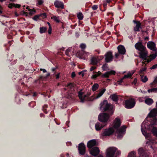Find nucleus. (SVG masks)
<instances>
[{
  "mask_svg": "<svg viewBox=\"0 0 157 157\" xmlns=\"http://www.w3.org/2000/svg\"><path fill=\"white\" fill-rule=\"evenodd\" d=\"M101 74V73L100 71L98 72H96L92 76V78L93 79H95L97 77L99 76Z\"/></svg>",
  "mask_w": 157,
  "mask_h": 157,
  "instance_id": "nucleus-30",
  "label": "nucleus"
},
{
  "mask_svg": "<svg viewBox=\"0 0 157 157\" xmlns=\"http://www.w3.org/2000/svg\"><path fill=\"white\" fill-rule=\"evenodd\" d=\"M38 1V4L39 5H41L44 2V1L43 0H37Z\"/></svg>",
  "mask_w": 157,
  "mask_h": 157,
  "instance_id": "nucleus-53",
  "label": "nucleus"
},
{
  "mask_svg": "<svg viewBox=\"0 0 157 157\" xmlns=\"http://www.w3.org/2000/svg\"><path fill=\"white\" fill-rule=\"evenodd\" d=\"M99 61V57L98 56L93 57L91 59V64L93 65H96Z\"/></svg>",
  "mask_w": 157,
  "mask_h": 157,
  "instance_id": "nucleus-17",
  "label": "nucleus"
},
{
  "mask_svg": "<svg viewBox=\"0 0 157 157\" xmlns=\"http://www.w3.org/2000/svg\"><path fill=\"white\" fill-rule=\"evenodd\" d=\"M54 5L55 7L57 8H61L63 9L64 7V5L63 2L59 1H56L54 2Z\"/></svg>",
  "mask_w": 157,
  "mask_h": 157,
  "instance_id": "nucleus-18",
  "label": "nucleus"
},
{
  "mask_svg": "<svg viewBox=\"0 0 157 157\" xmlns=\"http://www.w3.org/2000/svg\"><path fill=\"white\" fill-rule=\"evenodd\" d=\"M157 109H154L150 111L148 115V116L150 118H155L156 117H157Z\"/></svg>",
  "mask_w": 157,
  "mask_h": 157,
  "instance_id": "nucleus-14",
  "label": "nucleus"
},
{
  "mask_svg": "<svg viewBox=\"0 0 157 157\" xmlns=\"http://www.w3.org/2000/svg\"><path fill=\"white\" fill-rule=\"evenodd\" d=\"M105 60L107 63L110 62L112 61L113 56L112 53L111 51L107 52L105 55Z\"/></svg>",
  "mask_w": 157,
  "mask_h": 157,
  "instance_id": "nucleus-7",
  "label": "nucleus"
},
{
  "mask_svg": "<svg viewBox=\"0 0 157 157\" xmlns=\"http://www.w3.org/2000/svg\"><path fill=\"white\" fill-rule=\"evenodd\" d=\"M99 85L98 83L94 84L92 86V90L93 91L96 90L98 88Z\"/></svg>",
  "mask_w": 157,
  "mask_h": 157,
  "instance_id": "nucleus-29",
  "label": "nucleus"
},
{
  "mask_svg": "<svg viewBox=\"0 0 157 157\" xmlns=\"http://www.w3.org/2000/svg\"><path fill=\"white\" fill-rule=\"evenodd\" d=\"M147 52L146 49L139 53V56L140 58L143 59H146L147 58Z\"/></svg>",
  "mask_w": 157,
  "mask_h": 157,
  "instance_id": "nucleus-12",
  "label": "nucleus"
},
{
  "mask_svg": "<svg viewBox=\"0 0 157 157\" xmlns=\"http://www.w3.org/2000/svg\"><path fill=\"white\" fill-rule=\"evenodd\" d=\"M135 47L137 50L140 52L143 51L146 49L145 47L143 45L142 43L140 42L137 43L135 44Z\"/></svg>",
  "mask_w": 157,
  "mask_h": 157,
  "instance_id": "nucleus-9",
  "label": "nucleus"
},
{
  "mask_svg": "<svg viewBox=\"0 0 157 157\" xmlns=\"http://www.w3.org/2000/svg\"><path fill=\"white\" fill-rule=\"evenodd\" d=\"M75 76V74L74 72H73L71 75V76L72 78H74Z\"/></svg>",
  "mask_w": 157,
  "mask_h": 157,
  "instance_id": "nucleus-61",
  "label": "nucleus"
},
{
  "mask_svg": "<svg viewBox=\"0 0 157 157\" xmlns=\"http://www.w3.org/2000/svg\"><path fill=\"white\" fill-rule=\"evenodd\" d=\"M138 151L139 153L140 154V155H143V153L144 151V149L143 148H140L138 149Z\"/></svg>",
  "mask_w": 157,
  "mask_h": 157,
  "instance_id": "nucleus-38",
  "label": "nucleus"
},
{
  "mask_svg": "<svg viewBox=\"0 0 157 157\" xmlns=\"http://www.w3.org/2000/svg\"><path fill=\"white\" fill-rule=\"evenodd\" d=\"M47 107V105H45L43 107V110L44 112L46 113H47V111L46 108Z\"/></svg>",
  "mask_w": 157,
  "mask_h": 157,
  "instance_id": "nucleus-43",
  "label": "nucleus"
},
{
  "mask_svg": "<svg viewBox=\"0 0 157 157\" xmlns=\"http://www.w3.org/2000/svg\"><path fill=\"white\" fill-rule=\"evenodd\" d=\"M121 123L120 119L117 117L114 120L113 124V128L116 129L117 133L118 134L117 138L119 139L122 138L126 131V127L123 125L119 129L118 128L120 126Z\"/></svg>",
  "mask_w": 157,
  "mask_h": 157,
  "instance_id": "nucleus-1",
  "label": "nucleus"
},
{
  "mask_svg": "<svg viewBox=\"0 0 157 157\" xmlns=\"http://www.w3.org/2000/svg\"><path fill=\"white\" fill-rule=\"evenodd\" d=\"M52 27L51 26H50V27H49L48 30V33L49 34H51L52 33Z\"/></svg>",
  "mask_w": 157,
  "mask_h": 157,
  "instance_id": "nucleus-56",
  "label": "nucleus"
},
{
  "mask_svg": "<svg viewBox=\"0 0 157 157\" xmlns=\"http://www.w3.org/2000/svg\"><path fill=\"white\" fill-rule=\"evenodd\" d=\"M47 28L44 27H41L40 28V32L41 33H44L47 30Z\"/></svg>",
  "mask_w": 157,
  "mask_h": 157,
  "instance_id": "nucleus-31",
  "label": "nucleus"
},
{
  "mask_svg": "<svg viewBox=\"0 0 157 157\" xmlns=\"http://www.w3.org/2000/svg\"><path fill=\"white\" fill-rule=\"evenodd\" d=\"M70 52V50L69 49H67L65 51V54L67 56H70V55H69Z\"/></svg>",
  "mask_w": 157,
  "mask_h": 157,
  "instance_id": "nucleus-46",
  "label": "nucleus"
},
{
  "mask_svg": "<svg viewBox=\"0 0 157 157\" xmlns=\"http://www.w3.org/2000/svg\"><path fill=\"white\" fill-rule=\"evenodd\" d=\"M151 122L152 124H157V117H156L155 118H151Z\"/></svg>",
  "mask_w": 157,
  "mask_h": 157,
  "instance_id": "nucleus-28",
  "label": "nucleus"
},
{
  "mask_svg": "<svg viewBox=\"0 0 157 157\" xmlns=\"http://www.w3.org/2000/svg\"><path fill=\"white\" fill-rule=\"evenodd\" d=\"M77 17L79 20H82L83 17V15L82 13H79L77 14Z\"/></svg>",
  "mask_w": 157,
  "mask_h": 157,
  "instance_id": "nucleus-34",
  "label": "nucleus"
},
{
  "mask_svg": "<svg viewBox=\"0 0 157 157\" xmlns=\"http://www.w3.org/2000/svg\"><path fill=\"white\" fill-rule=\"evenodd\" d=\"M141 76V80L142 82H146L148 80V78L146 76Z\"/></svg>",
  "mask_w": 157,
  "mask_h": 157,
  "instance_id": "nucleus-32",
  "label": "nucleus"
},
{
  "mask_svg": "<svg viewBox=\"0 0 157 157\" xmlns=\"http://www.w3.org/2000/svg\"><path fill=\"white\" fill-rule=\"evenodd\" d=\"M20 5L19 4H15V6H14V7H17V8H19L20 7Z\"/></svg>",
  "mask_w": 157,
  "mask_h": 157,
  "instance_id": "nucleus-64",
  "label": "nucleus"
},
{
  "mask_svg": "<svg viewBox=\"0 0 157 157\" xmlns=\"http://www.w3.org/2000/svg\"><path fill=\"white\" fill-rule=\"evenodd\" d=\"M109 116L108 114L105 113H101L98 116V120L104 123H107L109 119Z\"/></svg>",
  "mask_w": 157,
  "mask_h": 157,
  "instance_id": "nucleus-5",
  "label": "nucleus"
},
{
  "mask_svg": "<svg viewBox=\"0 0 157 157\" xmlns=\"http://www.w3.org/2000/svg\"><path fill=\"white\" fill-rule=\"evenodd\" d=\"M97 143L95 140H91L89 141L87 144V147L89 148H91L93 147L96 145Z\"/></svg>",
  "mask_w": 157,
  "mask_h": 157,
  "instance_id": "nucleus-16",
  "label": "nucleus"
},
{
  "mask_svg": "<svg viewBox=\"0 0 157 157\" xmlns=\"http://www.w3.org/2000/svg\"><path fill=\"white\" fill-rule=\"evenodd\" d=\"M105 90L106 89L105 88H104L100 90L99 92L98 93V94L95 96L94 98L95 99H97L100 98L105 93Z\"/></svg>",
  "mask_w": 157,
  "mask_h": 157,
  "instance_id": "nucleus-21",
  "label": "nucleus"
},
{
  "mask_svg": "<svg viewBox=\"0 0 157 157\" xmlns=\"http://www.w3.org/2000/svg\"><path fill=\"white\" fill-rule=\"evenodd\" d=\"M137 82V79L136 78H135L134 80L132 82V84H134V85L136 84Z\"/></svg>",
  "mask_w": 157,
  "mask_h": 157,
  "instance_id": "nucleus-59",
  "label": "nucleus"
},
{
  "mask_svg": "<svg viewBox=\"0 0 157 157\" xmlns=\"http://www.w3.org/2000/svg\"><path fill=\"white\" fill-rule=\"evenodd\" d=\"M90 154L92 155L96 156L100 152V150L98 147H95L93 148L90 151Z\"/></svg>",
  "mask_w": 157,
  "mask_h": 157,
  "instance_id": "nucleus-10",
  "label": "nucleus"
},
{
  "mask_svg": "<svg viewBox=\"0 0 157 157\" xmlns=\"http://www.w3.org/2000/svg\"><path fill=\"white\" fill-rule=\"evenodd\" d=\"M116 151H117L116 155H118L121 154V152L120 151L118 150H117Z\"/></svg>",
  "mask_w": 157,
  "mask_h": 157,
  "instance_id": "nucleus-60",
  "label": "nucleus"
},
{
  "mask_svg": "<svg viewBox=\"0 0 157 157\" xmlns=\"http://www.w3.org/2000/svg\"><path fill=\"white\" fill-rule=\"evenodd\" d=\"M135 71H131L128 72L127 75H124L123 78H131L132 75L134 73Z\"/></svg>",
  "mask_w": 157,
  "mask_h": 157,
  "instance_id": "nucleus-24",
  "label": "nucleus"
},
{
  "mask_svg": "<svg viewBox=\"0 0 157 157\" xmlns=\"http://www.w3.org/2000/svg\"><path fill=\"white\" fill-rule=\"evenodd\" d=\"M118 52L121 55H124L126 52V50L124 46L121 45H119L117 48Z\"/></svg>",
  "mask_w": 157,
  "mask_h": 157,
  "instance_id": "nucleus-13",
  "label": "nucleus"
},
{
  "mask_svg": "<svg viewBox=\"0 0 157 157\" xmlns=\"http://www.w3.org/2000/svg\"><path fill=\"white\" fill-rule=\"evenodd\" d=\"M145 103L149 105H151L154 102L153 100L151 98H146L144 101Z\"/></svg>",
  "mask_w": 157,
  "mask_h": 157,
  "instance_id": "nucleus-22",
  "label": "nucleus"
},
{
  "mask_svg": "<svg viewBox=\"0 0 157 157\" xmlns=\"http://www.w3.org/2000/svg\"><path fill=\"white\" fill-rule=\"evenodd\" d=\"M124 78L123 77L122 78H121L120 80H118L117 81V83H118V84L119 85H121V83L123 82V81Z\"/></svg>",
  "mask_w": 157,
  "mask_h": 157,
  "instance_id": "nucleus-45",
  "label": "nucleus"
},
{
  "mask_svg": "<svg viewBox=\"0 0 157 157\" xmlns=\"http://www.w3.org/2000/svg\"><path fill=\"white\" fill-rule=\"evenodd\" d=\"M146 68L145 67H144L140 70V73H143L144 71L146 70Z\"/></svg>",
  "mask_w": 157,
  "mask_h": 157,
  "instance_id": "nucleus-51",
  "label": "nucleus"
},
{
  "mask_svg": "<svg viewBox=\"0 0 157 157\" xmlns=\"http://www.w3.org/2000/svg\"><path fill=\"white\" fill-rule=\"evenodd\" d=\"M26 9H28V10L29 11V14H34L35 12V11L34 10H31L30 9H29L28 7H26Z\"/></svg>",
  "mask_w": 157,
  "mask_h": 157,
  "instance_id": "nucleus-37",
  "label": "nucleus"
},
{
  "mask_svg": "<svg viewBox=\"0 0 157 157\" xmlns=\"http://www.w3.org/2000/svg\"><path fill=\"white\" fill-rule=\"evenodd\" d=\"M157 56V53L155 52L154 54H152L150 56V59H151V60L155 58Z\"/></svg>",
  "mask_w": 157,
  "mask_h": 157,
  "instance_id": "nucleus-36",
  "label": "nucleus"
},
{
  "mask_svg": "<svg viewBox=\"0 0 157 157\" xmlns=\"http://www.w3.org/2000/svg\"><path fill=\"white\" fill-rule=\"evenodd\" d=\"M51 19H52L54 21L57 23H59L60 22L59 17V16H54L51 17Z\"/></svg>",
  "mask_w": 157,
  "mask_h": 157,
  "instance_id": "nucleus-26",
  "label": "nucleus"
},
{
  "mask_svg": "<svg viewBox=\"0 0 157 157\" xmlns=\"http://www.w3.org/2000/svg\"><path fill=\"white\" fill-rule=\"evenodd\" d=\"M114 131V130L113 128H110L105 129L103 131L102 135L104 136H109L111 135Z\"/></svg>",
  "mask_w": 157,
  "mask_h": 157,
  "instance_id": "nucleus-6",
  "label": "nucleus"
},
{
  "mask_svg": "<svg viewBox=\"0 0 157 157\" xmlns=\"http://www.w3.org/2000/svg\"><path fill=\"white\" fill-rule=\"evenodd\" d=\"M78 150L80 154L84 155L85 153L86 147L83 143H81L79 144Z\"/></svg>",
  "mask_w": 157,
  "mask_h": 157,
  "instance_id": "nucleus-8",
  "label": "nucleus"
},
{
  "mask_svg": "<svg viewBox=\"0 0 157 157\" xmlns=\"http://www.w3.org/2000/svg\"><path fill=\"white\" fill-rule=\"evenodd\" d=\"M108 72L110 75H115L116 73V72L113 70H111L108 71Z\"/></svg>",
  "mask_w": 157,
  "mask_h": 157,
  "instance_id": "nucleus-44",
  "label": "nucleus"
},
{
  "mask_svg": "<svg viewBox=\"0 0 157 157\" xmlns=\"http://www.w3.org/2000/svg\"><path fill=\"white\" fill-rule=\"evenodd\" d=\"M40 70L41 71H42L44 73H45L47 72L46 70L44 69L41 68L40 69Z\"/></svg>",
  "mask_w": 157,
  "mask_h": 157,
  "instance_id": "nucleus-63",
  "label": "nucleus"
},
{
  "mask_svg": "<svg viewBox=\"0 0 157 157\" xmlns=\"http://www.w3.org/2000/svg\"><path fill=\"white\" fill-rule=\"evenodd\" d=\"M135 23L136 25L134 27V30L135 31L139 32L140 31V29L141 28V23L139 21L136 22Z\"/></svg>",
  "mask_w": 157,
  "mask_h": 157,
  "instance_id": "nucleus-20",
  "label": "nucleus"
},
{
  "mask_svg": "<svg viewBox=\"0 0 157 157\" xmlns=\"http://www.w3.org/2000/svg\"><path fill=\"white\" fill-rule=\"evenodd\" d=\"M117 150V148L115 147H112L108 148L106 151V157H114L115 152Z\"/></svg>",
  "mask_w": 157,
  "mask_h": 157,
  "instance_id": "nucleus-3",
  "label": "nucleus"
},
{
  "mask_svg": "<svg viewBox=\"0 0 157 157\" xmlns=\"http://www.w3.org/2000/svg\"><path fill=\"white\" fill-rule=\"evenodd\" d=\"M147 91L148 93L155 92V88H152L148 90Z\"/></svg>",
  "mask_w": 157,
  "mask_h": 157,
  "instance_id": "nucleus-40",
  "label": "nucleus"
},
{
  "mask_svg": "<svg viewBox=\"0 0 157 157\" xmlns=\"http://www.w3.org/2000/svg\"><path fill=\"white\" fill-rule=\"evenodd\" d=\"M107 68V65H104L102 67V68L103 71H105L106 70Z\"/></svg>",
  "mask_w": 157,
  "mask_h": 157,
  "instance_id": "nucleus-55",
  "label": "nucleus"
},
{
  "mask_svg": "<svg viewBox=\"0 0 157 157\" xmlns=\"http://www.w3.org/2000/svg\"><path fill=\"white\" fill-rule=\"evenodd\" d=\"M157 68V63L154 65H153L151 67V69H154Z\"/></svg>",
  "mask_w": 157,
  "mask_h": 157,
  "instance_id": "nucleus-54",
  "label": "nucleus"
},
{
  "mask_svg": "<svg viewBox=\"0 0 157 157\" xmlns=\"http://www.w3.org/2000/svg\"><path fill=\"white\" fill-rule=\"evenodd\" d=\"M157 83V77L155 78L154 79L153 82L152 83H151V85H154V84H156Z\"/></svg>",
  "mask_w": 157,
  "mask_h": 157,
  "instance_id": "nucleus-49",
  "label": "nucleus"
},
{
  "mask_svg": "<svg viewBox=\"0 0 157 157\" xmlns=\"http://www.w3.org/2000/svg\"><path fill=\"white\" fill-rule=\"evenodd\" d=\"M111 98L112 100L115 102H117L119 99V98L120 96L119 95H117L115 94H113L111 96Z\"/></svg>",
  "mask_w": 157,
  "mask_h": 157,
  "instance_id": "nucleus-23",
  "label": "nucleus"
},
{
  "mask_svg": "<svg viewBox=\"0 0 157 157\" xmlns=\"http://www.w3.org/2000/svg\"><path fill=\"white\" fill-rule=\"evenodd\" d=\"M14 6H15L14 4L11 3L9 4L8 7L10 8H12L13 7H14Z\"/></svg>",
  "mask_w": 157,
  "mask_h": 157,
  "instance_id": "nucleus-52",
  "label": "nucleus"
},
{
  "mask_svg": "<svg viewBox=\"0 0 157 157\" xmlns=\"http://www.w3.org/2000/svg\"><path fill=\"white\" fill-rule=\"evenodd\" d=\"M40 17H42L44 19L46 17V13H44L42 14H41L39 15Z\"/></svg>",
  "mask_w": 157,
  "mask_h": 157,
  "instance_id": "nucleus-42",
  "label": "nucleus"
},
{
  "mask_svg": "<svg viewBox=\"0 0 157 157\" xmlns=\"http://www.w3.org/2000/svg\"><path fill=\"white\" fill-rule=\"evenodd\" d=\"M147 48L153 51H155V44L153 42L149 41L147 44Z\"/></svg>",
  "mask_w": 157,
  "mask_h": 157,
  "instance_id": "nucleus-15",
  "label": "nucleus"
},
{
  "mask_svg": "<svg viewBox=\"0 0 157 157\" xmlns=\"http://www.w3.org/2000/svg\"><path fill=\"white\" fill-rule=\"evenodd\" d=\"M109 75L108 72V71H107L104 74H103V76L104 77H106V78H108L109 77Z\"/></svg>",
  "mask_w": 157,
  "mask_h": 157,
  "instance_id": "nucleus-48",
  "label": "nucleus"
},
{
  "mask_svg": "<svg viewBox=\"0 0 157 157\" xmlns=\"http://www.w3.org/2000/svg\"><path fill=\"white\" fill-rule=\"evenodd\" d=\"M40 17V15H37L35 16L33 18V19L35 21H37L39 19V18Z\"/></svg>",
  "mask_w": 157,
  "mask_h": 157,
  "instance_id": "nucleus-47",
  "label": "nucleus"
},
{
  "mask_svg": "<svg viewBox=\"0 0 157 157\" xmlns=\"http://www.w3.org/2000/svg\"><path fill=\"white\" fill-rule=\"evenodd\" d=\"M86 45L84 44H81L80 45V47L82 50L86 48Z\"/></svg>",
  "mask_w": 157,
  "mask_h": 157,
  "instance_id": "nucleus-41",
  "label": "nucleus"
},
{
  "mask_svg": "<svg viewBox=\"0 0 157 157\" xmlns=\"http://www.w3.org/2000/svg\"><path fill=\"white\" fill-rule=\"evenodd\" d=\"M135 156V152L132 151L128 155V157H134Z\"/></svg>",
  "mask_w": 157,
  "mask_h": 157,
  "instance_id": "nucleus-39",
  "label": "nucleus"
},
{
  "mask_svg": "<svg viewBox=\"0 0 157 157\" xmlns=\"http://www.w3.org/2000/svg\"><path fill=\"white\" fill-rule=\"evenodd\" d=\"M120 54L118 53H116L115 55V57L116 58H117L119 57Z\"/></svg>",
  "mask_w": 157,
  "mask_h": 157,
  "instance_id": "nucleus-58",
  "label": "nucleus"
},
{
  "mask_svg": "<svg viewBox=\"0 0 157 157\" xmlns=\"http://www.w3.org/2000/svg\"><path fill=\"white\" fill-rule=\"evenodd\" d=\"M141 131L143 134L145 136L146 138L150 137L151 133H147L145 131H144L142 128H141Z\"/></svg>",
  "mask_w": 157,
  "mask_h": 157,
  "instance_id": "nucleus-25",
  "label": "nucleus"
},
{
  "mask_svg": "<svg viewBox=\"0 0 157 157\" xmlns=\"http://www.w3.org/2000/svg\"><path fill=\"white\" fill-rule=\"evenodd\" d=\"M98 8V6L96 5H94L92 7V8L94 10H96Z\"/></svg>",
  "mask_w": 157,
  "mask_h": 157,
  "instance_id": "nucleus-50",
  "label": "nucleus"
},
{
  "mask_svg": "<svg viewBox=\"0 0 157 157\" xmlns=\"http://www.w3.org/2000/svg\"><path fill=\"white\" fill-rule=\"evenodd\" d=\"M83 53V55H88L89 53L88 52H86L84 51L83 50H82L81 52H78L76 53V55H82V53Z\"/></svg>",
  "mask_w": 157,
  "mask_h": 157,
  "instance_id": "nucleus-27",
  "label": "nucleus"
},
{
  "mask_svg": "<svg viewBox=\"0 0 157 157\" xmlns=\"http://www.w3.org/2000/svg\"><path fill=\"white\" fill-rule=\"evenodd\" d=\"M100 109L103 111H105L107 110L111 111V115H112L113 111H112L113 109V105L110 104L108 103L107 100H105L101 102L100 104Z\"/></svg>",
  "mask_w": 157,
  "mask_h": 157,
  "instance_id": "nucleus-2",
  "label": "nucleus"
},
{
  "mask_svg": "<svg viewBox=\"0 0 157 157\" xmlns=\"http://www.w3.org/2000/svg\"><path fill=\"white\" fill-rule=\"evenodd\" d=\"M152 132L154 135L157 137V128H153L152 130Z\"/></svg>",
  "mask_w": 157,
  "mask_h": 157,
  "instance_id": "nucleus-33",
  "label": "nucleus"
},
{
  "mask_svg": "<svg viewBox=\"0 0 157 157\" xmlns=\"http://www.w3.org/2000/svg\"><path fill=\"white\" fill-rule=\"evenodd\" d=\"M79 75H82V76H83L84 75V71H82L81 72H80L78 73Z\"/></svg>",
  "mask_w": 157,
  "mask_h": 157,
  "instance_id": "nucleus-62",
  "label": "nucleus"
},
{
  "mask_svg": "<svg viewBox=\"0 0 157 157\" xmlns=\"http://www.w3.org/2000/svg\"><path fill=\"white\" fill-rule=\"evenodd\" d=\"M151 59H143V61L142 62V63L143 64H145L146 65L147 63L151 62Z\"/></svg>",
  "mask_w": 157,
  "mask_h": 157,
  "instance_id": "nucleus-35",
  "label": "nucleus"
},
{
  "mask_svg": "<svg viewBox=\"0 0 157 157\" xmlns=\"http://www.w3.org/2000/svg\"><path fill=\"white\" fill-rule=\"evenodd\" d=\"M96 68V67L94 66H93L90 69V71H93V70L95 69Z\"/></svg>",
  "mask_w": 157,
  "mask_h": 157,
  "instance_id": "nucleus-57",
  "label": "nucleus"
},
{
  "mask_svg": "<svg viewBox=\"0 0 157 157\" xmlns=\"http://www.w3.org/2000/svg\"><path fill=\"white\" fill-rule=\"evenodd\" d=\"M106 125V124L104 125H103L100 123L97 122L95 125V129L97 131L100 130Z\"/></svg>",
  "mask_w": 157,
  "mask_h": 157,
  "instance_id": "nucleus-19",
  "label": "nucleus"
},
{
  "mask_svg": "<svg viewBox=\"0 0 157 157\" xmlns=\"http://www.w3.org/2000/svg\"><path fill=\"white\" fill-rule=\"evenodd\" d=\"M78 96L82 102H83L86 100L87 98V96L86 94H84V93L81 91L78 92Z\"/></svg>",
  "mask_w": 157,
  "mask_h": 157,
  "instance_id": "nucleus-11",
  "label": "nucleus"
},
{
  "mask_svg": "<svg viewBox=\"0 0 157 157\" xmlns=\"http://www.w3.org/2000/svg\"><path fill=\"white\" fill-rule=\"evenodd\" d=\"M136 104L134 99L130 98L125 101V107L128 109H131L133 108Z\"/></svg>",
  "mask_w": 157,
  "mask_h": 157,
  "instance_id": "nucleus-4",
  "label": "nucleus"
}]
</instances>
